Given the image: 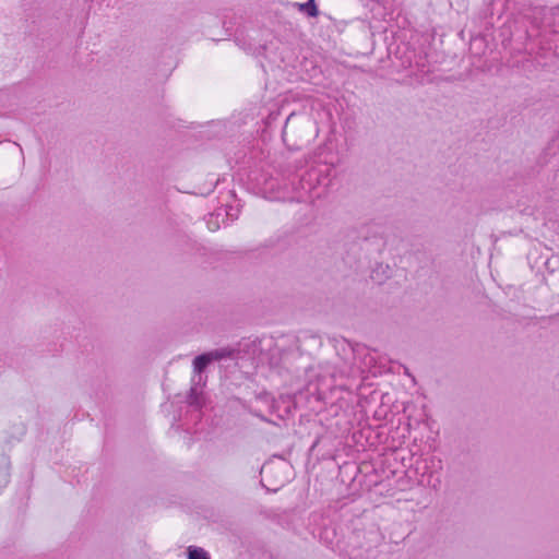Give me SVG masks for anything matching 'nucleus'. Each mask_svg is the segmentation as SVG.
<instances>
[{"mask_svg": "<svg viewBox=\"0 0 559 559\" xmlns=\"http://www.w3.org/2000/svg\"><path fill=\"white\" fill-rule=\"evenodd\" d=\"M397 386L394 400L386 392V403L390 402V409L386 411V472L391 474L386 473V496H393L390 491H403L409 487L407 473L414 459L412 451L403 444L412 428L411 412L415 409V405L411 402L402 379H399Z\"/></svg>", "mask_w": 559, "mask_h": 559, "instance_id": "obj_1", "label": "nucleus"}, {"mask_svg": "<svg viewBox=\"0 0 559 559\" xmlns=\"http://www.w3.org/2000/svg\"><path fill=\"white\" fill-rule=\"evenodd\" d=\"M333 168L328 165L312 166L301 173H296L292 179L293 188L299 192V200L312 194L317 189H326L332 182Z\"/></svg>", "mask_w": 559, "mask_h": 559, "instance_id": "obj_2", "label": "nucleus"}, {"mask_svg": "<svg viewBox=\"0 0 559 559\" xmlns=\"http://www.w3.org/2000/svg\"><path fill=\"white\" fill-rule=\"evenodd\" d=\"M342 241L346 245H359L361 241H377V231L374 225H361L360 227L346 228Z\"/></svg>", "mask_w": 559, "mask_h": 559, "instance_id": "obj_3", "label": "nucleus"}, {"mask_svg": "<svg viewBox=\"0 0 559 559\" xmlns=\"http://www.w3.org/2000/svg\"><path fill=\"white\" fill-rule=\"evenodd\" d=\"M211 362L212 360L210 359V355L207 353L197 356L192 361L193 377L191 379V382H193L194 384L204 385L206 377H203L202 372Z\"/></svg>", "mask_w": 559, "mask_h": 559, "instance_id": "obj_4", "label": "nucleus"}, {"mask_svg": "<svg viewBox=\"0 0 559 559\" xmlns=\"http://www.w3.org/2000/svg\"><path fill=\"white\" fill-rule=\"evenodd\" d=\"M391 374L397 376L399 378L402 377L404 380H407L412 384H415V378L409 373L408 369L397 361L390 360L386 364V378H389V376ZM386 383L393 385L392 380L386 379Z\"/></svg>", "mask_w": 559, "mask_h": 559, "instance_id": "obj_5", "label": "nucleus"}, {"mask_svg": "<svg viewBox=\"0 0 559 559\" xmlns=\"http://www.w3.org/2000/svg\"><path fill=\"white\" fill-rule=\"evenodd\" d=\"M199 385L200 384H194L192 382L191 389L187 397L188 404L195 408H201L204 405L203 391L198 388Z\"/></svg>", "mask_w": 559, "mask_h": 559, "instance_id": "obj_6", "label": "nucleus"}, {"mask_svg": "<svg viewBox=\"0 0 559 559\" xmlns=\"http://www.w3.org/2000/svg\"><path fill=\"white\" fill-rule=\"evenodd\" d=\"M236 349L230 347H222L211 352H207L210 359L213 361H219L223 359H233L236 355Z\"/></svg>", "mask_w": 559, "mask_h": 559, "instance_id": "obj_7", "label": "nucleus"}, {"mask_svg": "<svg viewBox=\"0 0 559 559\" xmlns=\"http://www.w3.org/2000/svg\"><path fill=\"white\" fill-rule=\"evenodd\" d=\"M295 5L308 17H317L320 14L316 0H308L304 3H295Z\"/></svg>", "mask_w": 559, "mask_h": 559, "instance_id": "obj_8", "label": "nucleus"}, {"mask_svg": "<svg viewBox=\"0 0 559 559\" xmlns=\"http://www.w3.org/2000/svg\"><path fill=\"white\" fill-rule=\"evenodd\" d=\"M222 215H223V212H222V207H221V209L216 210V212L211 213L205 217V224H206V227L209 228V230L215 231V230L219 229L221 222H222Z\"/></svg>", "mask_w": 559, "mask_h": 559, "instance_id": "obj_9", "label": "nucleus"}, {"mask_svg": "<svg viewBox=\"0 0 559 559\" xmlns=\"http://www.w3.org/2000/svg\"><path fill=\"white\" fill-rule=\"evenodd\" d=\"M276 241L290 243L298 241V238L293 229H285L277 235Z\"/></svg>", "mask_w": 559, "mask_h": 559, "instance_id": "obj_10", "label": "nucleus"}, {"mask_svg": "<svg viewBox=\"0 0 559 559\" xmlns=\"http://www.w3.org/2000/svg\"><path fill=\"white\" fill-rule=\"evenodd\" d=\"M188 559H210V557L204 549L190 546L188 548Z\"/></svg>", "mask_w": 559, "mask_h": 559, "instance_id": "obj_11", "label": "nucleus"}, {"mask_svg": "<svg viewBox=\"0 0 559 559\" xmlns=\"http://www.w3.org/2000/svg\"><path fill=\"white\" fill-rule=\"evenodd\" d=\"M223 215H222V223H225L227 218H230L231 221L236 219L238 217V209H234L233 206H228L225 209H222Z\"/></svg>", "mask_w": 559, "mask_h": 559, "instance_id": "obj_12", "label": "nucleus"}, {"mask_svg": "<svg viewBox=\"0 0 559 559\" xmlns=\"http://www.w3.org/2000/svg\"><path fill=\"white\" fill-rule=\"evenodd\" d=\"M537 251H538V247H533V249L530 250L527 253V259L528 260L535 259L537 257Z\"/></svg>", "mask_w": 559, "mask_h": 559, "instance_id": "obj_13", "label": "nucleus"}, {"mask_svg": "<svg viewBox=\"0 0 559 559\" xmlns=\"http://www.w3.org/2000/svg\"><path fill=\"white\" fill-rule=\"evenodd\" d=\"M296 118L295 112H292L285 120L284 130L288 127V124Z\"/></svg>", "mask_w": 559, "mask_h": 559, "instance_id": "obj_14", "label": "nucleus"}, {"mask_svg": "<svg viewBox=\"0 0 559 559\" xmlns=\"http://www.w3.org/2000/svg\"><path fill=\"white\" fill-rule=\"evenodd\" d=\"M549 263H550V261H549V255H548V254H546V257H545V261L543 262V264H544L546 267H549Z\"/></svg>", "mask_w": 559, "mask_h": 559, "instance_id": "obj_15", "label": "nucleus"}, {"mask_svg": "<svg viewBox=\"0 0 559 559\" xmlns=\"http://www.w3.org/2000/svg\"><path fill=\"white\" fill-rule=\"evenodd\" d=\"M373 1L377 2L378 5H380L383 0H373Z\"/></svg>", "mask_w": 559, "mask_h": 559, "instance_id": "obj_16", "label": "nucleus"}, {"mask_svg": "<svg viewBox=\"0 0 559 559\" xmlns=\"http://www.w3.org/2000/svg\"><path fill=\"white\" fill-rule=\"evenodd\" d=\"M314 197H317V198L321 197V191H318V192L314 194Z\"/></svg>", "mask_w": 559, "mask_h": 559, "instance_id": "obj_17", "label": "nucleus"}, {"mask_svg": "<svg viewBox=\"0 0 559 559\" xmlns=\"http://www.w3.org/2000/svg\"><path fill=\"white\" fill-rule=\"evenodd\" d=\"M416 463H417L416 471H419L420 469L419 462L417 461Z\"/></svg>", "mask_w": 559, "mask_h": 559, "instance_id": "obj_18", "label": "nucleus"}, {"mask_svg": "<svg viewBox=\"0 0 559 559\" xmlns=\"http://www.w3.org/2000/svg\"><path fill=\"white\" fill-rule=\"evenodd\" d=\"M557 317H559V313H556L555 316H551L550 319H555Z\"/></svg>", "mask_w": 559, "mask_h": 559, "instance_id": "obj_19", "label": "nucleus"}, {"mask_svg": "<svg viewBox=\"0 0 559 559\" xmlns=\"http://www.w3.org/2000/svg\"><path fill=\"white\" fill-rule=\"evenodd\" d=\"M545 249L550 252L551 251V247H545Z\"/></svg>", "mask_w": 559, "mask_h": 559, "instance_id": "obj_20", "label": "nucleus"}, {"mask_svg": "<svg viewBox=\"0 0 559 559\" xmlns=\"http://www.w3.org/2000/svg\"><path fill=\"white\" fill-rule=\"evenodd\" d=\"M426 468H427V466L425 465V471L423 472V476L426 475V473H427Z\"/></svg>", "mask_w": 559, "mask_h": 559, "instance_id": "obj_21", "label": "nucleus"}]
</instances>
